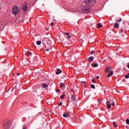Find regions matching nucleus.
<instances>
[{"mask_svg": "<svg viewBox=\"0 0 129 129\" xmlns=\"http://www.w3.org/2000/svg\"><path fill=\"white\" fill-rule=\"evenodd\" d=\"M113 125H114L115 127H116L117 126V125H116V122H113Z\"/></svg>", "mask_w": 129, "mask_h": 129, "instance_id": "23", "label": "nucleus"}, {"mask_svg": "<svg viewBox=\"0 0 129 129\" xmlns=\"http://www.w3.org/2000/svg\"><path fill=\"white\" fill-rule=\"evenodd\" d=\"M53 25H54V23H51V26H53Z\"/></svg>", "mask_w": 129, "mask_h": 129, "instance_id": "40", "label": "nucleus"}, {"mask_svg": "<svg viewBox=\"0 0 129 129\" xmlns=\"http://www.w3.org/2000/svg\"><path fill=\"white\" fill-rule=\"evenodd\" d=\"M71 99L73 101H75V100H76V96L74 95H72L71 97Z\"/></svg>", "mask_w": 129, "mask_h": 129, "instance_id": "9", "label": "nucleus"}, {"mask_svg": "<svg viewBox=\"0 0 129 129\" xmlns=\"http://www.w3.org/2000/svg\"><path fill=\"white\" fill-rule=\"evenodd\" d=\"M68 38L70 39V38H71V35H70V34H69V35H68Z\"/></svg>", "mask_w": 129, "mask_h": 129, "instance_id": "32", "label": "nucleus"}, {"mask_svg": "<svg viewBox=\"0 0 129 129\" xmlns=\"http://www.w3.org/2000/svg\"><path fill=\"white\" fill-rule=\"evenodd\" d=\"M23 129H27V126L24 125L23 127Z\"/></svg>", "mask_w": 129, "mask_h": 129, "instance_id": "29", "label": "nucleus"}, {"mask_svg": "<svg viewBox=\"0 0 129 129\" xmlns=\"http://www.w3.org/2000/svg\"><path fill=\"white\" fill-rule=\"evenodd\" d=\"M71 91H72V92H75V91H74V90H73V89H71Z\"/></svg>", "mask_w": 129, "mask_h": 129, "instance_id": "37", "label": "nucleus"}, {"mask_svg": "<svg viewBox=\"0 0 129 129\" xmlns=\"http://www.w3.org/2000/svg\"><path fill=\"white\" fill-rule=\"evenodd\" d=\"M110 70H111V68L107 67L106 69V72H109V71H110Z\"/></svg>", "mask_w": 129, "mask_h": 129, "instance_id": "11", "label": "nucleus"}, {"mask_svg": "<svg viewBox=\"0 0 129 129\" xmlns=\"http://www.w3.org/2000/svg\"><path fill=\"white\" fill-rule=\"evenodd\" d=\"M128 75L129 76V73H128V75Z\"/></svg>", "mask_w": 129, "mask_h": 129, "instance_id": "44", "label": "nucleus"}, {"mask_svg": "<svg viewBox=\"0 0 129 129\" xmlns=\"http://www.w3.org/2000/svg\"><path fill=\"white\" fill-rule=\"evenodd\" d=\"M125 78H126V79H128V78H129V76L127 75H125Z\"/></svg>", "mask_w": 129, "mask_h": 129, "instance_id": "26", "label": "nucleus"}, {"mask_svg": "<svg viewBox=\"0 0 129 129\" xmlns=\"http://www.w3.org/2000/svg\"><path fill=\"white\" fill-rule=\"evenodd\" d=\"M108 103H110V101H108L106 102V104H108Z\"/></svg>", "mask_w": 129, "mask_h": 129, "instance_id": "36", "label": "nucleus"}, {"mask_svg": "<svg viewBox=\"0 0 129 129\" xmlns=\"http://www.w3.org/2000/svg\"><path fill=\"white\" fill-rule=\"evenodd\" d=\"M101 27H102V25H101V24H100V23H98V29H100V28H101Z\"/></svg>", "mask_w": 129, "mask_h": 129, "instance_id": "18", "label": "nucleus"}, {"mask_svg": "<svg viewBox=\"0 0 129 129\" xmlns=\"http://www.w3.org/2000/svg\"><path fill=\"white\" fill-rule=\"evenodd\" d=\"M96 79H99V76H97L96 77Z\"/></svg>", "mask_w": 129, "mask_h": 129, "instance_id": "38", "label": "nucleus"}, {"mask_svg": "<svg viewBox=\"0 0 129 129\" xmlns=\"http://www.w3.org/2000/svg\"><path fill=\"white\" fill-rule=\"evenodd\" d=\"M55 91L58 93V92H59L60 91V90H59V89L56 90Z\"/></svg>", "mask_w": 129, "mask_h": 129, "instance_id": "35", "label": "nucleus"}, {"mask_svg": "<svg viewBox=\"0 0 129 129\" xmlns=\"http://www.w3.org/2000/svg\"><path fill=\"white\" fill-rule=\"evenodd\" d=\"M91 66L92 67H98V64L97 63H92L91 64Z\"/></svg>", "mask_w": 129, "mask_h": 129, "instance_id": "10", "label": "nucleus"}, {"mask_svg": "<svg viewBox=\"0 0 129 129\" xmlns=\"http://www.w3.org/2000/svg\"><path fill=\"white\" fill-rule=\"evenodd\" d=\"M42 44V42L40 40L37 41V45H40Z\"/></svg>", "mask_w": 129, "mask_h": 129, "instance_id": "17", "label": "nucleus"}, {"mask_svg": "<svg viewBox=\"0 0 129 129\" xmlns=\"http://www.w3.org/2000/svg\"><path fill=\"white\" fill-rule=\"evenodd\" d=\"M116 22H117V23H119L120 22H121V21H122V20L121 19V18H119V20H115Z\"/></svg>", "mask_w": 129, "mask_h": 129, "instance_id": "22", "label": "nucleus"}, {"mask_svg": "<svg viewBox=\"0 0 129 129\" xmlns=\"http://www.w3.org/2000/svg\"><path fill=\"white\" fill-rule=\"evenodd\" d=\"M98 101H99V99L98 100Z\"/></svg>", "mask_w": 129, "mask_h": 129, "instance_id": "45", "label": "nucleus"}, {"mask_svg": "<svg viewBox=\"0 0 129 129\" xmlns=\"http://www.w3.org/2000/svg\"><path fill=\"white\" fill-rule=\"evenodd\" d=\"M114 28H116L117 29L119 28V24L117 23H114Z\"/></svg>", "mask_w": 129, "mask_h": 129, "instance_id": "8", "label": "nucleus"}, {"mask_svg": "<svg viewBox=\"0 0 129 129\" xmlns=\"http://www.w3.org/2000/svg\"><path fill=\"white\" fill-rule=\"evenodd\" d=\"M113 75V71H111L110 72V73L107 75L106 77L108 78L109 77H110V76H112Z\"/></svg>", "mask_w": 129, "mask_h": 129, "instance_id": "5", "label": "nucleus"}, {"mask_svg": "<svg viewBox=\"0 0 129 129\" xmlns=\"http://www.w3.org/2000/svg\"><path fill=\"white\" fill-rule=\"evenodd\" d=\"M46 30H47V31H48V29H47Z\"/></svg>", "mask_w": 129, "mask_h": 129, "instance_id": "46", "label": "nucleus"}, {"mask_svg": "<svg viewBox=\"0 0 129 129\" xmlns=\"http://www.w3.org/2000/svg\"><path fill=\"white\" fill-rule=\"evenodd\" d=\"M63 117H68V116H69V115H67L66 113H65L64 114H63Z\"/></svg>", "mask_w": 129, "mask_h": 129, "instance_id": "19", "label": "nucleus"}, {"mask_svg": "<svg viewBox=\"0 0 129 129\" xmlns=\"http://www.w3.org/2000/svg\"><path fill=\"white\" fill-rule=\"evenodd\" d=\"M13 14L17 16L20 13V8L18 6H14L12 10Z\"/></svg>", "mask_w": 129, "mask_h": 129, "instance_id": "3", "label": "nucleus"}, {"mask_svg": "<svg viewBox=\"0 0 129 129\" xmlns=\"http://www.w3.org/2000/svg\"><path fill=\"white\" fill-rule=\"evenodd\" d=\"M94 53H95V51H91V54H94Z\"/></svg>", "mask_w": 129, "mask_h": 129, "instance_id": "30", "label": "nucleus"}, {"mask_svg": "<svg viewBox=\"0 0 129 129\" xmlns=\"http://www.w3.org/2000/svg\"><path fill=\"white\" fill-rule=\"evenodd\" d=\"M58 105H59V106H61V105H62V102H60L59 103Z\"/></svg>", "mask_w": 129, "mask_h": 129, "instance_id": "33", "label": "nucleus"}, {"mask_svg": "<svg viewBox=\"0 0 129 129\" xmlns=\"http://www.w3.org/2000/svg\"><path fill=\"white\" fill-rule=\"evenodd\" d=\"M107 108H108L109 109L111 108V104H108L107 105Z\"/></svg>", "mask_w": 129, "mask_h": 129, "instance_id": "15", "label": "nucleus"}, {"mask_svg": "<svg viewBox=\"0 0 129 129\" xmlns=\"http://www.w3.org/2000/svg\"><path fill=\"white\" fill-rule=\"evenodd\" d=\"M45 51H46L47 52H48V51H49V49H46Z\"/></svg>", "mask_w": 129, "mask_h": 129, "instance_id": "41", "label": "nucleus"}, {"mask_svg": "<svg viewBox=\"0 0 129 129\" xmlns=\"http://www.w3.org/2000/svg\"><path fill=\"white\" fill-rule=\"evenodd\" d=\"M126 123L127 124H129V119H126Z\"/></svg>", "mask_w": 129, "mask_h": 129, "instance_id": "25", "label": "nucleus"}, {"mask_svg": "<svg viewBox=\"0 0 129 129\" xmlns=\"http://www.w3.org/2000/svg\"><path fill=\"white\" fill-rule=\"evenodd\" d=\"M111 105H113V106H114L115 103H114V101H113V102L112 103V104H111Z\"/></svg>", "mask_w": 129, "mask_h": 129, "instance_id": "27", "label": "nucleus"}, {"mask_svg": "<svg viewBox=\"0 0 129 129\" xmlns=\"http://www.w3.org/2000/svg\"><path fill=\"white\" fill-rule=\"evenodd\" d=\"M86 5L82 7V11L83 13H87L90 11V7L93 6L96 1L95 0H85Z\"/></svg>", "mask_w": 129, "mask_h": 129, "instance_id": "1", "label": "nucleus"}, {"mask_svg": "<svg viewBox=\"0 0 129 129\" xmlns=\"http://www.w3.org/2000/svg\"><path fill=\"white\" fill-rule=\"evenodd\" d=\"M119 33H123V29L120 28V31H119Z\"/></svg>", "mask_w": 129, "mask_h": 129, "instance_id": "20", "label": "nucleus"}, {"mask_svg": "<svg viewBox=\"0 0 129 129\" xmlns=\"http://www.w3.org/2000/svg\"><path fill=\"white\" fill-rule=\"evenodd\" d=\"M64 34L67 35V36H69V35H70V34L69 33H64Z\"/></svg>", "mask_w": 129, "mask_h": 129, "instance_id": "28", "label": "nucleus"}, {"mask_svg": "<svg viewBox=\"0 0 129 129\" xmlns=\"http://www.w3.org/2000/svg\"><path fill=\"white\" fill-rule=\"evenodd\" d=\"M91 87L93 88V89H95V86L93 84L91 85Z\"/></svg>", "mask_w": 129, "mask_h": 129, "instance_id": "21", "label": "nucleus"}, {"mask_svg": "<svg viewBox=\"0 0 129 129\" xmlns=\"http://www.w3.org/2000/svg\"><path fill=\"white\" fill-rule=\"evenodd\" d=\"M28 9H29V7H28V5H27V4H25L23 5L22 10L23 11H24V12H27Z\"/></svg>", "mask_w": 129, "mask_h": 129, "instance_id": "4", "label": "nucleus"}, {"mask_svg": "<svg viewBox=\"0 0 129 129\" xmlns=\"http://www.w3.org/2000/svg\"><path fill=\"white\" fill-rule=\"evenodd\" d=\"M65 96V94H63L62 96L60 97L61 99H63L64 98V97Z\"/></svg>", "mask_w": 129, "mask_h": 129, "instance_id": "24", "label": "nucleus"}, {"mask_svg": "<svg viewBox=\"0 0 129 129\" xmlns=\"http://www.w3.org/2000/svg\"><path fill=\"white\" fill-rule=\"evenodd\" d=\"M92 81L94 82V83H95V81H94V78H93Z\"/></svg>", "mask_w": 129, "mask_h": 129, "instance_id": "31", "label": "nucleus"}, {"mask_svg": "<svg viewBox=\"0 0 129 129\" xmlns=\"http://www.w3.org/2000/svg\"><path fill=\"white\" fill-rule=\"evenodd\" d=\"M42 87L43 88H48V85H47L46 83H43L42 84Z\"/></svg>", "mask_w": 129, "mask_h": 129, "instance_id": "12", "label": "nucleus"}, {"mask_svg": "<svg viewBox=\"0 0 129 129\" xmlns=\"http://www.w3.org/2000/svg\"><path fill=\"white\" fill-rule=\"evenodd\" d=\"M17 75L18 76H20V73H17Z\"/></svg>", "mask_w": 129, "mask_h": 129, "instance_id": "39", "label": "nucleus"}, {"mask_svg": "<svg viewBox=\"0 0 129 129\" xmlns=\"http://www.w3.org/2000/svg\"><path fill=\"white\" fill-rule=\"evenodd\" d=\"M59 85H60V88H63V87H64V84L63 83H60L59 84Z\"/></svg>", "mask_w": 129, "mask_h": 129, "instance_id": "16", "label": "nucleus"}, {"mask_svg": "<svg viewBox=\"0 0 129 129\" xmlns=\"http://www.w3.org/2000/svg\"><path fill=\"white\" fill-rule=\"evenodd\" d=\"M81 83L82 85H84V86H86V84H87V83L85 81H82Z\"/></svg>", "mask_w": 129, "mask_h": 129, "instance_id": "14", "label": "nucleus"}, {"mask_svg": "<svg viewBox=\"0 0 129 129\" xmlns=\"http://www.w3.org/2000/svg\"><path fill=\"white\" fill-rule=\"evenodd\" d=\"M67 115H69V112L67 113Z\"/></svg>", "mask_w": 129, "mask_h": 129, "instance_id": "43", "label": "nucleus"}, {"mask_svg": "<svg viewBox=\"0 0 129 129\" xmlns=\"http://www.w3.org/2000/svg\"><path fill=\"white\" fill-rule=\"evenodd\" d=\"M27 56H31L32 55V52L31 51H28L26 53Z\"/></svg>", "mask_w": 129, "mask_h": 129, "instance_id": "13", "label": "nucleus"}, {"mask_svg": "<svg viewBox=\"0 0 129 129\" xmlns=\"http://www.w3.org/2000/svg\"><path fill=\"white\" fill-rule=\"evenodd\" d=\"M127 68L129 69V64H128L127 65Z\"/></svg>", "mask_w": 129, "mask_h": 129, "instance_id": "42", "label": "nucleus"}, {"mask_svg": "<svg viewBox=\"0 0 129 129\" xmlns=\"http://www.w3.org/2000/svg\"><path fill=\"white\" fill-rule=\"evenodd\" d=\"M11 126H12V122L9 120L3 123V128L4 129H13L11 128Z\"/></svg>", "mask_w": 129, "mask_h": 129, "instance_id": "2", "label": "nucleus"}, {"mask_svg": "<svg viewBox=\"0 0 129 129\" xmlns=\"http://www.w3.org/2000/svg\"><path fill=\"white\" fill-rule=\"evenodd\" d=\"M0 10H2V3L0 2Z\"/></svg>", "mask_w": 129, "mask_h": 129, "instance_id": "34", "label": "nucleus"}, {"mask_svg": "<svg viewBox=\"0 0 129 129\" xmlns=\"http://www.w3.org/2000/svg\"><path fill=\"white\" fill-rule=\"evenodd\" d=\"M55 73L57 75H59V74H61V73H62V71L60 69H57V72H56Z\"/></svg>", "mask_w": 129, "mask_h": 129, "instance_id": "6", "label": "nucleus"}, {"mask_svg": "<svg viewBox=\"0 0 129 129\" xmlns=\"http://www.w3.org/2000/svg\"><path fill=\"white\" fill-rule=\"evenodd\" d=\"M93 60H94V57L93 56H90L88 58V61H89V62H92Z\"/></svg>", "mask_w": 129, "mask_h": 129, "instance_id": "7", "label": "nucleus"}]
</instances>
